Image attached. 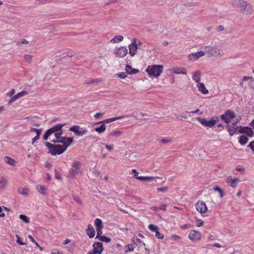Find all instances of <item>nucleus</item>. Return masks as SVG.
Wrapping results in <instances>:
<instances>
[{
    "instance_id": "20",
    "label": "nucleus",
    "mask_w": 254,
    "mask_h": 254,
    "mask_svg": "<svg viewBox=\"0 0 254 254\" xmlns=\"http://www.w3.org/2000/svg\"><path fill=\"white\" fill-rule=\"evenodd\" d=\"M86 233L89 238H93L95 235V231L92 225L89 224L87 226V228L86 230Z\"/></svg>"
},
{
    "instance_id": "38",
    "label": "nucleus",
    "mask_w": 254,
    "mask_h": 254,
    "mask_svg": "<svg viewBox=\"0 0 254 254\" xmlns=\"http://www.w3.org/2000/svg\"><path fill=\"white\" fill-rule=\"evenodd\" d=\"M213 190L215 191H218L219 192L220 197H223V196H224V192H223V190L221 188H220L218 187H215L213 188Z\"/></svg>"
},
{
    "instance_id": "49",
    "label": "nucleus",
    "mask_w": 254,
    "mask_h": 254,
    "mask_svg": "<svg viewBox=\"0 0 254 254\" xmlns=\"http://www.w3.org/2000/svg\"><path fill=\"white\" fill-rule=\"evenodd\" d=\"M252 78L251 77L249 76H244L240 81V84L241 86H243V82L246 80H248Z\"/></svg>"
},
{
    "instance_id": "43",
    "label": "nucleus",
    "mask_w": 254,
    "mask_h": 254,
    "mask_svg": "<svg viewBox=\"0 0 254 254\" xmlns=\"http://www.w3.org/2000/svg\"><path fill=\"white\" fill-rule=\"evenodd\" d=\"M73 199L79 204H82V200L77 195L73 194L72 195Z\"/></svg>"
},
{
    "instance_id": "3",
    "label": "nucleus",
    "mask_w": 254,
    "mask_h": 254,
    "mask_svg": "<svg viewBox=\"0 0 254 254\" xmlns=\"http://www.w3.org/2000/svg\"><path fill=\"white\" fill-rule=\"evenodd\" d=\"M65 125V124H57L53 127L48 129L44 135V139L46 140L48 139L49 137L53 133H54L55 140H60L61 138H64L61 136L63 132L62 128Z\"/></svg>"
},
{
    "instance_id": "45",
    "label": "nucleus",
    "mask_w": 254,
    "mask_h": 254,
    "mask_svg": "<svg viewBox=\"0 0 254 254\" xmlns=\"http://www.w3.org/2000/svg\"><path fill=\"white\" fill-rule=\"evenodd\" d=\"M116 75L118 77H119L122 79H125L127 76L126 73L123 72L117 73Z\"/></svg>"
},
{
    "instance_id": "63",
    "label": "nucleus",
    "mask_w": 254,
    "mask_h": 254,
    "mask_svg": "<svg viewBox=\"0 0 254 254\" xmlns=\"http://www.w3.org/2000/svg\"><path fill=\"white\" fill-rule=\"evenodd\" d=\"M36 246L39 249V250H40V251H43V248L42 247H41L39 245V244L37 243V242H36L35 243Z\"/></svg>"
},
{
    "instance_id": "26",
    "label": "nucleus",
    "mask_w": 254,
    "mask_h": 254,
    "mask_svg": "<svg viewBox=\"0 0 254 254\" xmlns=\"http://www.w3.org/2000/svg\"><path fill=\"white\" fill-rule=\"evenodd\" d=\"M126 71L127 73L129 74H135L139 71L138 69L133 68L130 65L128 64L126 65Z\"/></svg>"
},
{
    "instance_id": "27",
    "label": "nucleus",
    "mask_w": 254,
    "mask_h": 254,
    "mask_svg": "<svg viewBox=\"0 0 254 254\" xmlns=\"http://www.w3.org/2000/svg\"><path fill=\"white\" fill-rule=\"evenodd\" d=\"M101 125L99 127L94 128V130L98 132L99 134L103 133L106 129V125L103 124H101Z\"/></svg>"
},
{
    "instance_id": "34",
    "label": "nucleus",
    "mask_w": 254,
    "mask_h": 254,
    "mask_svg": "<svg viewBox=\"0 0 254 254\" xmlns=\"http://www.w3.org/2000/svg\"><path fill=\"white\" fill-rule=\"evenodd\" d=\"M18 192L20 194L24 196H27L28 194V190L23 187H21L19 189Z\"/></svg>"
},
{
    "instance_id": "59",
    "label": "nucleus",
    "mask_w": 254,
    "mask_h": 254,
    "mask_svg": "<svg viewBox=\"0 0 254 254\" xmlns=\"http://www.w3.org/2000/svg\"><path fill=\"white\" fill-rule=\"evenodd\" d=\"M166 204H162L159 207V210H166Z\"/></svg>"
},
{
    "instance_id": "31",
    "label": "nucleus",
    "mask_w": 254,
    "mask_h": 254,
    "mask_svg": "<svg viewBox=\"0 0 254 254\" xmlns=\"http://www.w3.org/2000/svg\"><path fill=\"white\" fill-rule=\"evenodd\" d=\"M4 161L6 163H7V164H8L10 165H11V166L15 165V160L11 158L8 156H5L4 157Z\"/></svg>"
},
{
    "instance_id": "11",
    "label": "nucleus",
    "mask_w": 254,
    "mask_h": 254,
    "mask_svg": "<svg viewBox=\"0 0 254 254\" xmlns=\"http://www.w3.org/2000/svg\"><path fill=\"white\" fill-rule=\"evenodd\" d=\"M236 114L233 111L228 110L224 114L220 116V118L226 123L228 124L230 123L231 119L234 118Z\"/></svg>"
},
{
    "instance_id": "12",
    "label": "nucleus",
    "mask_w": 254,
    "mask_h": 254,
    "mask_svg": "<svg viewBox=\"0 0 254 254\" xmlns=\"http://www.w3.org/2000/svg\"><path fill=\"white\" fill-rule=\"evenodd\" d=\"M188 237L191 241L197 242L200 240L202 235L198 231L191 230L189 234Z\"/></svg>"
},
{
    "instance_id": "9",
    "label": "nucleus",
    "mask_w": 254,
    "mask_h": 254,
    "mask_svg": "<svg viewBox=\"0 0 254 254\" xmlns=\"http://www.w3.org/2000/svg\"><path fill=\"white\" fill-rule=\"evenodd\" d=\"M205 55V53L204 50L189 54L188 56V59L190 61L194 62Z\"/></svg>"
},
{
    "instance_id": "28",
    "label": "nucleus",
    "mask_w": 254,
    "mask_h": 254,
    "mask_svg": "<svg viewBox=\"0 0 254 254\" xmlns=\"http://www.w3.org/2000/svg\"><path fill=\"white\" fill-rule=\"evenodd\" d=\"M124 40V37L122 35H118L115 36L113 39L110 40V42L112 44L116 43L121 42Z\"/></svg>"
},
{
    "instance_id": "50",
    "label": "nucleus",
    "mask_w": 254,
    "mask_h": 254,
    "mask_svg": "<svg viewBox=\"0 0 254 254\" xmlns=\"http://www.w3.org/2000/svg\"><path fill=\"white\" fill-rule=\"evenodd\" d=\"M30 131L31 132L35 131V132H36V134H38V133H41L42 129L31 128Z\"/></svg>"
},
{
    "instance_id": "1",
    "label": "nucleus",
    "mask_w": 254,
    "mask_h": 254,
    "mask_svg": "<svg viewBox=\"0 0 254 254\" xmlns=\"http://www.w3.org/2000/svg\"><path fill=\"white\" fill-rule=\"evenodd\" d=\"M73 139L72 137H64L60 140L52 139V141L55 143H61L62 145L60 144H53L49 142L45 143L46 146L49 149V153L52 155H56L57 154H61L64 152L67 148L70 146L72 143Z\"/></svg>"
},
{
    "instance_id": "41",
    "label": "nucleus",
    "mask_w": 254,
    "mask_h": 254,
    "mask_svg": "<svg viewBox=\"0 0 254 254\" xmlns=\"http://www.w3.org/2000/svg\"><path fill=\"white\" fill-rule=\"evenodd\" d=\"M28 44V41L25 39H21L20 41H18L16 43V46L18 47H20L21 46V45H22V44Z\"/></svg>"
},
{
    "instance_id": "33",
    "label": "nucleus",
    "mask_w": 254,
    "mask_h": 254,
    "mask_svg": "<svg viewBox=\"0 0 254 254\" xmlns=\"http://www.w3.org/2000/svg\"><path fill=\"white\" fill-rule=\"evenodd\" d=\"M123 132L120 130L111 131L109 133V136L118 137L121 136Z\"/></svg>"
},
{
    "instance_id": "19",
    "label": "nucleus",
    "mask_w": 254,
    "mask_h": 254,
    "mask_svg": "<svg viewBox=\"0 0 254 254\" xmlns=\"http://www.w3.org/2000/svg\"><path fill=\"white\" fill-rule=\"evenodd\" d=\"M28 94V92L27 91H22L21 92L18 93V94L14 95L13 96L11 97L9 103H12L13 101H15L16 100L18 99V98L24 96Z\"/></svg>"
},
{
    "instance_id": "35",
    "label": "nucleus",
    "mask_w": 254,
    "mask_h": 254,
    "mask_svg": "<svg viewBox=\"0 0 254 254\" xmlns=\"http://www.w3.org/2000/svg\"><path fill=\"white\" fill-rule=\"evenodd\" d=\"M248 141V138L246 135H242L240 137L239 142L241 145L246 144Z\"/></svg>"
},
{
    "instance_id": "2",
    "label": "nucleus",
    "mask_w": 254,
    "mask_h": 254,
    "mask_svg": "<svg viewBox=\"0 0 254 254\" xmlns=\"http://www.w3.org/2000/svg\"><path fill=\"white\" fill-rule=\"evenodd\" d=\"M233 4L236 8L239 9V11L245 15H250L253 11V6L251 3L244 0H235Z\"/></svg>"
},
{
    "instance_id": "58",
    "label": "nucleus",
    "mask_w": 254,
    "mask_h": 254,
    "mask_svg": "<svg viewBox=\"0 0 254 254\" xmlns=\"http://www.w3.org/2000/svg\"><path fill=\"white\" fill-rule=\"evenodd\" d=\"M173 239L174 240H179L181 239V237L180 236L177 235H173L172 236Z\"/></svg>"
},
{
    "instance_id": "22",
    "label": "nucleus",
    "mask_w": 254,
    "mask_h": 254,
    "mask_svg": "<svg viewBox=\"0 0 254 254\" xmlns=\"http://www.w3.org/2000/svg\"><path fill=\"white\" fill-rule=\"evenodd\" d=\"M198 91L203 94H207L208 93V90L206 88L204 83L199 82L196 84Z\"/></svg>"
},
{
    "instance_id": "17",
    "label": "nucleus",
    "mask_w": 254,
    "mask_h": 254,
    "mask_svg": "<svg viewBox=\"0 0 254 254\" xmlns=\"http://www.w3.org/2000/svg\"><path fill=\"white\" fill-rule=\"evenodd\" d=\"M171 71L173 73L177 74H187V70L186 68L184 67H173L170 69Z\"/></svg>"
},
{
    "instance_id": "32",
    "label": "nucleus",
    "mask_w": 254,
    "mask_h": 254,
    "mask_svg": "<svg viewBox=\"0 0 254 254\" xmlns=\"http://www.w3.org/2000/svg\"><path fill=\"white\" fill-rule=\"evenodd\" d=\"M94 223H95V225L96 229L97 228H103V224L102 220L100 219H99V218L96 219Z\"/></svg>"
},
{
    "instance_id": "39",
    "label": "nucleus",
    "mask_w": 254,
    "mask_h": 254,
    "mask_svg": "<svg viewBox=\"0 0 254 254\" xmlns=\"http://www.w3.org/2000/svg\"><path fill=\"white\" fill-rule=\"evenodd\" d=\"M148 228L151 231L153 232H156L157 230H159V228L156 225L154 224L149 225Z\"/></svg>"
},
{
    "instance_id": "13",
    "label": "nucleus",
    "mask_w": 254,
    "mask_h": 254,
    "mask_svg": "<svg viewBox=\"0 0 254 254\" xmlns=\"http://www.w3.org/2000/svg\"><path fill=\"white\" fill-rule=\"evenodd\" d=\"M93 250L89 252L88 254H102L104 250L103 245L100 242H95L94 243Z\"/></svg>"
},
{
    "instance_id": "55",
    "label": "nucleus",
    "mask_w": 254,
    "mask_h": 254,
    "mask_svg": "<svg viewBox=\"0 0 254 254\" xmlns=\"http://www.w3.org/2000/svg\"><path fill=\"white\" fill-rule=\"evenodd\" d=\"M203 222L202 221V220H198L197 224H196V226L197 227H201V226H203Z\"/></svg>"
},
{
    "instance_id": "36",
    "label": "nucleus",
    "mask_w": 254,
    "mask_h": 254,
    "mask_svg": "<svg viewBox=\"0 0 254 254\" xmlns=\"http://www.w3.org/2000/svg\"><path fill=\"white\" fill-rule=\"evenodd\" d=\"M158 141L164 144L170 143L172 142V140L171 138H160L158 139Z\"/></svg>"
},
{
    "instance_id": "60",
    "label": "nucleus",
    "mask_w": 254,
    "mask_h": 254,
    "mask_svg": "<svg viewBox=\"0 0 254 254\" xmlns=\"http://www.w3.org/2000/svg\"><path fill=\"white\" fill-rule=\"evenodd\" d=\"M102 114V113H96V114H95V115H94V117L95 119H98V118H100V116H101Z\"/></svg>"
},
{
    "instance_id": "47",
    "label": "nucleus",
    "mask_w": 254,
    "mask_h": 254,
    "mask_svg": "<svg viewBox=\"0 0 254 254\" xmlns=\"http://www.w3.org/2000/svg\"><path fill=\"white\" fill-rule=\"evenodd\" d=\"M103 228H97L96 231H97V236L96 238H99L100 237L102 236L101 234L102 233V230Z\"/></svg>"
},
{
    "instance_id": "44",
    "label": "nucleus",
    "mask_w": 254,
    "mask_h": 254,
    "mask_svg": "<svg viewBox=\"0 0 254 254\" xmlns=\"http://www.w3.org/2000/svg\"><path fill=\"white\" fill-rule=\"evenodd\" d=\"M16 237L17 238V240H16V242L17 243H18L20 245H22V246H24V245H26V243H23L21 241V239H20V237H19V235H16Z\"/></svg>"
},
{
    "instance_id": "61",
    "label": "nucleus",
    "mask_w": 254,
    "mask_h": 254,
    "mask_svg": "<svg viewBox=\"0 0 254 254\" xmlns=\"http://www.w3.org/2000/svg\"><path fill=\"white\" fill-rule=\"evenodd\" d=\"M2 208L0 206V217H4L5 216V214L4 213H2Z\"/></svg>"
},
{
    "instance_id": "56",
    "label": "nucleus",
    "mask_w": 254,
    "mask_h": 254,
    "mask_svg": "<svg viewBox=\"0 0 254 254\" xmlns=\"http://www.w3.org/2000/svg\"><path fill=\"white\" fill-rule=\"evenodd\" d=\"M249 147L254 152V141L249 144Z\"/></svg>"
},
{
    "instance_id": "8",
    "label": "nucleus",
    "mask_w": 254,
    "mask_h": 254,
    "mask_svg": "<svg viewBox=\"0 0 254 254\" xmlns=\"http://www.w3.org/2000/svg\"><path fill=\"white\" fill-rule=\"evenodd\" d=\"M196 119L202 126L208 127H212L216 123V121L213 119H211L210 120L207 121L206 119L202 118L199 117H197Z\"/></svg>"
},
{
    "instance_id": "23",
    "label": "nucleus",
    "mask_w": 254,
    "mask_h": 254,
    "mask_svg": "<svg viewBox=\"0 0 254 254\" xmlns=\"http://www.w3.org/2000/svg\"><path fill=\"white\" fill-rule=\"evenodd\" d=\"M201 76V73L199 70L195 71L192 75L193 80L197 83L200 82V78Z\"/></svg>"
},
{
    "instance_id": "6",
    "label": "nucleus",
    "mask_w": 254,
    "mask_h": 254,
    "mask_svg": "<svg viewBox=\"0 0 254 254\" xmlns=\"http://www.w3.org/2000/svg\"><path fill=\"white\" fill-rule=\"evenodd\" d=\"M81 163L78 161H74L71 163V168L69 170L68 177L70 179H74L76 175L82 174L81 170Z\"/></svg>"
},
{
    "instance_id": "25",
    "label": "nucleus",
    "mask_w": 254,
    "mask_h": 254,
    "mask_svg": "<svg viewBox=\"0 0 254 254\" xmlns=\"http://www.w3.org/2000/svg\"><path fill=\"white\" fill-rule=\"evenodd\" d=\"M156 179H159V178L154 177H139L138 178V180H139L142 182H152L156 180Z\"/></svg>"
},
{
    "instance_id": "46",
    "label": "nucleus",
    "mask_w": 254,
    "mask_h": 254,
    "mask_svg": "<svg viewBox=\"0 0 254 254\" xmlns=\"http://www.w3.org/2000/svg\"><path fill=\"white\" fill-rule=\"evenodd\" d=\"M168 187L167 186H164L161 188H158L157 189V190L158 191H161V192H165L168 190Z\"/></svg>"
},
{
    "instance_id": "40",
    "label": "nucleus",
    "mask_w": 254,
    "mask_h": 254,
    "mask_svg": "<svg viewBox=\"0 0 254 254\" xmlns=\"http://www.w3.org/2000/svg\"><path fill=\"white\" fill-rule=\"evenodd\" d=\"M33 56L30 54H26L24 56V60L27 63H31Z\"/></svg>"
},
{
    "instance_id": "54",
    "label": "nucleus",
    "mask_w": 254,
    "mask_h": 254,
    "mask_svg": "<svg viewBox=\"0 0 254 254\" xmlns=\"http://www.w3.org/2000/svg\"><path fill=\"white\" fill-rule=\"evenodd\" d=\"M41 134V133L36 134V136L32 139V144H34L36 140H38L40 138Z\"/></svg>"
},
{
    "instance_id": "57",
    "label": "nucleus",
    "mask_w": 254,
    "mask_h": 254,
    "mask_svg": "<svg viewBox=\"0 0 254 254\" xmlns=\"http://www.w3.org/2000/svg\"><path fill=\"white\" fill-rule=\"evenodd\" d=\"M14 93H15V90H14V89H12L10 92H9L7 93V95H8L9 96L12 97V96H13V95H14Z\"/></svg>"
},
{
    "instance_id": "42",
    "label": "nucleus",
    "mask_w": 254,
    "mask_h": 254,
    "mask_svg": "<svg viewBox=\"0 0 254 254\" xmlns=\"http://www.w3.org/2000/svg\"><path fill=\"white\" fill-rule=\"evenodd\" d=\"M99 239V241L105 242L106 243H109L111 241V239L104 236L100 237Z\"/></svg>"
},
{
    "instance_id": "5",
    "label": "nucleus",
    "mask_w": 254,
    "mask_h": 254,
    "mask_svg": "<svg viewBox=\"0 0 254 254\" xmlns=\"http://www.w3.org/2000/svg\"><path fill=\"white\" fill-rule=\"evenodd\" d=\"M163 70L162 65H148L146 69V71L150 76L158 77L161 74Z\"/></svg>"
},
{
    "instance_id": "15",
    "label": "nucleus",
    "mask_w": 254,
    "mask_h": 254,
    "mask_svg": "<svg viewBox=\"0 0 254 254\" xmlns=\"http://www.w3.org/2000/svg\"><path fill=\"white\" fill-rule=\"evenodd\" d=\"M115 51L116 56L119 58L125 57L128 53L127 48L123 46L117 48Z\"/></svg>"
},
{
    "instance_id": "51",
    "label": "nucleus",
    "mask_w": 254,
    "mask_h": 254,
    "mask_svg": "<svg viewBox=\"0 0 254 254\" xmlns=\"http://www.w3.org/2000/svg\"><path fill=\"white\" fill-rule=\"evenodd\" d=\"M131 173L133 174V178L138 180L139 177H137L138 173L135 169H132L131 171Z\"/></svg>"
},
{
    "instance_id": "30",
    "label": "nucleus",
    "mask_w": 254,
    "mask_h": 254,
    "mask_svg": "<svg viewBox=\"0 0 254 254\" xmlns=\"http://www.w3.org/2000/svg\"><path fill=\"white\" fill-rule=\"evenodd\" d=\"M38 191L42 194H46L47 193V190L45 187L43 186L38 185L36 187Z\"/></svg>"
},
{
    "instance_id": "10",
    "label": "nucleus",
    "mask_w": 254,
    "mask_h": 254,
    "mask_svg": "<svg viewBox=\"0 0 254 254\" xmlns=\"http://www.w3.org/2000/svg\"><path fill=\"white\" fill-rule=\"evenodd\" d=\"M69 130L73 132L77 136H82L86 134L88 132L87 129L84 128H81L78 126H73L70 127Z\"/></svg>"
},
{
    "instance_id": "62",
    "label": "nucleus",
    "mask_w": 254,
    "mask_h": 254,
    "mask_svg": "<svg viewBox=\"0 0 254 254\" xmlns=\"http://www.w3.org/2000/svg\"><path fill=\"white\" fill-rule=\"evenodd\" d=\"M212 246L215 247H217V248H221L222 247V246L220 244H219V243H215L214 244H213L212 245Z\"/></svg>"
},
{
    "instance_id": "7",
    "label": "nucleus",
    "mask_w": 254,
    "mask_h": 254,
    "mask_svg": "<svg viewBox=\"0 0 254 254\" xmlns=\"http://www.w3.org/2000/svg\"><path fill=\"white\" fill-rule=\"evenodd\" d=\"M140 44L141 42L139 41L137 42L136 38L132 39L131 43L128 46L129 54L131 57H133L136 54L138 49L137 45Z\"/></svg>"
},
{
    "instance_id": "24",
    "label": "nucleus",
    "mask_w": 254,
    "mask_h": 254,
    "mask_svg": "<svg viewBox=\"0 0 254 254\" xmlns=\"http://www.w3.org/2000/svg\"><path fill=\"white\" fill-rule=\"evenodd\" d=\"M240 133H246L249 136H252L253 135V131L251 128L249 127H245L242 128L241 127V130H239Z\"/></svg>"
},
{
    "instance_id": "21",
    "label": "nucleus",
    "mask_w": 254,
    "mask_h": 254,
    "mask_svg": "<svg viewBox=\"0 0 254 254\" xmlns=\"http://www.w3.org/2000/svg\"><path fill=\"white\" fill-rule=\"evenodd\" d=\"M228 131L229 132L230 135L232 136L235 133L239 132V130H241V127H232L230 125H228L227 126Z\"/></svg>"
},
{
    "instance_id": "29",
    "label": "nucleus",
    "mask_w": 254,
    "mask_h": 254,
    "mask_svg": "<svg viewBox=\"0 0 254 254\" xmlns=\"http://www.w3.org/2000/svg\"><path fill=\"white\" fill-rule=\"evenodd\" d=\"M7 180L3 177H1L0 179V188L4 189L7 186Z\"/></svg>"
},
{
    "instance_id": "48",
    "label": "nucleus",
    "mask_w": 254,
    "mask_h": 254,
    "mask_svg": "<svg viewBox=\"0 0 254 254\" xmlns=\"http://www.w3.org/2000/svg\"><path fill=\"white\" fill-rule=\"evenodd\" d=\"M155 236L159 239H162L164 238L163 235L159 232L158 230L155 232Z\"/></svg>"
},
{
    "instance_id": "18",
    "label": "nucleus",
    "mask_w": 254,
    "mask_h": 254,
    "mask_svg": "<svg viewBox=\"0 0 254 254\" xmlns=\"http://www.w3.org/2000/svg\"><path fill=\"white\" fill-rule=\"evenodd\" d=\"M124 117L125 116H119V117H115V118H112L106 119L101 122H99L95 123V125H99L100 124H103L105 125L106 124H108V123H111V122H112L118 120L123 119L124 118Z\"/></svg>"
},
{
    "instance_id": "37",
    "label": "nucleus",
    "mask_w": 254,
    "mask_h": 254,
    "mask_svg": "<svg viewBox=\"0 0 254 254\" xmlns=\"http://www.w3.org/2000/svg\"><path fill=\"white\" fill-rule=\"evenodd\" d=\"M19 218L24 223H29L30 222L29 218L24 214H20Z\"/></svg>"
},
{
    "instance_id": "52",
    "label": "nucleus",
    "mask_w": 254,
    "mask_h": 254,
    "mask_svg": "<svg viewBox=\"0 0 254 254\" xmlns=\"http://www.w3.org/2000/svg\"><path fill=\"white\" fill-rule=\"evenodd\" d=\"M135 249V247L132 244H129L127 246L128 251L132 252Z\"/></svg>"
},
{
    "instance_id": "4",
    "label": "nucleus",
    "mask_w": 254,
    "mask_h": 254,
    "mask_svg": "<svg viewBox=\"0 0 254 254\" xmlns=\"http://www.w3.org/2000/svg\"><path fill=\"white\" fill-rule=\"evenodd\" d=\"M205 54L208 57L218 58L223 55V50L220 45H208L203 47Z\"/></svg>"
},
{
    "instance_id": "64",
    "label": "nucleus",
    "mask_w": 254,
    "mask_h": 254,
    "mask_svg": "<svg viewBox=\"0 0 254 254\" xmlns=\"http://www.w3.org/2000/svg\"><path fill=\"white\" fill-rule=\"evenodd\" d=\"M101 81H102V80L100 79H94V80H92V82L93 83H98V82H101Z\"/></svg>"
},
{
    "instance_id": "53",
    "label": "nucleus",
    "mask_w": 254,
    "mask_h": 254,
    "mask_svg": "<svg viewBox=\"0 0 254 254\" xmlns=\"http://www.w3.org/2000/svg\"><path fill=\"white\" fill-rule=\"evenodd\" d=\"M105 147L109 151H111L114 148V145L113 144H110V145L105 144Z\"/></svg>"
},
{
    "instance_id": "16",
    "label": "nucleus",
    "mask_w": 254,
    "mask_h": 254,
    "mask_svg": "<svg viewBox=\"0 0 254 254\" xmlns=\"http://www.w3.org/2000/svg\"><path fill=\"white\" fill-rule=\"evenodd\" d=\"M226 183L231 187L235 188L237 187V184L240 182V180L238 178L233 179L232 177H228L226 180Z\"/></svg>"
},
{
    "instance_id": "14",
    "label": "nucleus",
    "mask_w": 254,
    "mask_h": 254,
    "mask_svg": "<svg viewBox=\"0 0 254 254\" xmlns=\"http://www.w3.org/2000/svg\"><path fill=\"white\" fill-rule=\"evenodd\" d=\"M196 210L201 214H204L208 211V208L205 202L199 201L195 204Z\"/></svg>"
}]
</instances>
